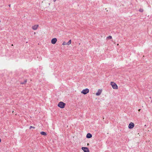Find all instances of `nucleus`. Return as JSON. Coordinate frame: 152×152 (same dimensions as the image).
Listing matches in <instances>:
<instances>
[{"label":"nucleus","instance_id":"obj_1","mask_svg":"<svg viewBox=\"0 0 152 152\" xmlns=\"http://www.w3.org/2000/svg\"><path fill=\"white\" fill-rule=\"evenodd\" d=\"M65 105L66 104L63 102H60L58 103V106L59 107L61 108H63L64 107Z\"/></svg>","mask_w":152,"mask_h":152},{"label":"nucleus","instance_id":"obj_2","mask_svg":"<svg viewBox=\"0 0 152 152\" xmlns=\"http://www.w3.org/2000/svg\"><path fill=\"white\" fill-rule=\"evenodd\" d=\"M113 88L114 89H118V87L116 84L113 82H111L110 83Z\"/></svg>","mask_w":152,"mask_h":152},{"label":"nucleus","instance_id":"obj_3","mask_svg":"<svg viewBox=\"0 0 152 152\" xmlns=\"http://www.w3.org/2000/svg\"><path fill=\"white\" fill-rule=\"evenodd\" d=\"M89 92V90L88 88H86L82 90L81 93L84 94L88 93Z\"/></svg>","mask_w":152,"mask_h":152},{"label":"nucleus","instance_id":"obj_4","mask_svg":"<svg viewBox=\"0 0 152 152\" xmlns=\"http://www.w3.org/2000/svg\"><path fill=\"white\" fill-rule=\"evenodd\" d=\"M134 126V124L132 123H130L129 124L128 127L129 129H132Z\"/></svg>","mask_w":152,"mask_h":152},{"label":"nucleus","instance_id":"obj_5","mask_svg":"<svg viewBox=\"0 0 152 152\" xmlns=\"http://www.w3.org/2000/svg\"><path fill=\"white\" fill-rule=\"evenodd\" d=\"M82 149L85 152H89V151L88 148L87 147H82Z\"/></svg>","mask_w":152,"mask_h":152},{"label":"nucleus","instance_id":"obj_6","mask_svg":"<svg viewBox=\"0 0 152 152\" xmlns=\"http://www.w3.org/2000/svg\"><path fill=\"white\" fill-rule=\"evenodd\" d=\"M57 41V39L56 38L53 39L51 41V43L53 44H55Z\"/></svg>","mask_w":152,"mask_h":152},{"label":"nucleus","instance_id":"obj_7","mask_svg":"<svg viewBox=\"0 0 152 152\" xmlns=\"http://www.w3.org/2000/svg\"><path fill=\"white\" fill-rule=\"evenodd\" d=\"M102 92V90L99 89L98 91L97 92L96 94V96H99L100 95Z\"/></svg>","mask_w":152,"mask_h":152},{"label":"nucleus","instance_id":"obj_8","mask_svg":"<svg viewBox=\"0 0 152 152\" xmlns=\"http://www.w3.org/2000/svg\"><path fill=\"white\" fill-rule=\"evenodd\" d=\"M38 26L39 25H35L32 26V28L34 30H36L37 29Z\"/></svg>","mask_w":152,"mask_h":152},{"label":"nucleus","instance_id":"obj_9","mask_svg":"<svg viewBox=\"0 0 152 152\" xmlns=\"http://www.w3.org/2000/svg\"><path fill=\"white\" fill-rule=\"evenodd\" d=\"M92 134L90 133H88L87 134L86 137L88 138H90L92 137Z\"/></svg>","mask_w":152,"mask_h":152},{"label":"nucleus","instance_id":"obj_10","mask_svg":"<svg viewBox=\"0 0 152 152\" xmlns=\"http://www.w3.org/2000/svg\"><path fill=\"white\" fill-rule=\"evenodd\" d=\"M40 134L44 135H47L46 133L44 132H40Z\"/></svg>","mask_w":152,"mask_h":152},{"label":"nucleus","instance_id":"obj_11","mask_svg":"<svg viewBox=\"0 0 152 152\" xmlns=\"http://www.w3.org/2000/svg\"><path fill=\"white\" fill-rule=\"evenodd\" d=\"M27 82V80H24V82H22L21 83V84H24L26 83Z\"/></svg>","mask_w":152,"mask_h":152},{"label":"nucleus","instance_id":"obj_12","mask_svg":"<svg viewBox=\"0 0 152 152\" xmlns=\"http://www.w3.org/2000/svg\"><path fill=\"white\" fill-rule=\"evenodd\" d=\"M71 43V40H70L67 43V45H69Z\"/></svg>","mask_w":152,"mask_h":152},{"label":"nucleus","instance_id":"obj_13","mask_svg":"<svg viewBox=\"0 0 152 152\" xmlns=\"http://www.w3.org/2000/svg\"><path fill=\"white\" fill-rule=\"evenodd\" d=\"M112 38V37L111 36H109L107 37V39H111Z\"/></svg>","mask_w":152,"mask_h":152},{"label":"nucleus","instance_id":"obj_14","mask_svg":"<svg viewBox=\"0 0 152 152\" xmlns=\"http://www.w3.org/2000/svg\"><path fill=\"white\" fill-rule=\"evenodd\" d=\"M62 45H67V43L65 42H64L62 43Z\"/></svg>","mask_w":152,"mask_h":152},{"label":"nucleus","instance_id":"obj_15","mask_svg":"<svg viewBox=\"0 0 152 152\" xmlns=\"http://www.w3.org/2000/svg\"><path fill=\"white\" fill-rule=\"evenodd\" d=\"M31 128H33L34 129H35V127L34 126H30L29 128V129H31Z\"/></svg>","mask_w":152,"mask_h":152},{"label":"nucleus","instance_id":"obj_16","mask_svg":"<svg viewBox=\"0 0 152 152\" xmlns=\"http://www.w3.org/2000/svg\"><path fill=\"white\" fill-rule=\"evenodd\" d=\"M139 11L141 12H142L143 11V10L142 9H140L139 10Z\"/></svg>","mask_w":152,"mask_h":152},{"label":"nucleus","instance_id":"obj_17","mask_svg":"<svg viewBox=\"0 0 152 152\" xmlns=\"http://www.w3.org/2000/svg\"><path fill=\"white\" fill-rule=\"evenodd\" d=\"M140 110H141V109H139L138 110V111H140Z\"/></svg>","mask_w":152,"mask_h":152},{"label":"nucleus","instance_id":"obj_18","mask_svg":"<svg viewBox=\"0 0 152 152\" xmlns=\"http://www.w3.org/2000/svg\"><path fill=\"white\" fill-rule=\"evenodd\" d=\"M9 7H10V4L9 5Z\"/></svg>","mask_w":152,"mask_h":152},{"label":"nucleus","instance_id":"obj_19","mask_svg":"<svg viewBox=\"0 0 152 152\" xmlns=\"http://www.w3.org/2000/svg\"><path fill=\"white\" fill-rule=\"evenodd\" d=\"M53 1H56V0H53Z\"/></svg>","mask_w":152,"mask_h":152},{"label":"nucleus","instance_id":"obj_20","mask_svg":"<svg viewBox=\"0 0 152 152\" xmlns=\"http://www.w3.org/2000/svg\"><path fill=\"white\" fill-rule=\"evenodd\" d=\"M1 139L0 138V142H1Z\"/></svg>","mask_w":152,"mask_h":152},{"label":"nucleus","instance_id":"obj_21","mask_svg":"<svg viewBox=\"0 0 152 152\" xmlns=\"http://www.w3.org/2000/svg\"><path fill=\"white\" fill-rule=\"evenodd\" d=\"M12 46H13V44H12Z\"/></svg>","mask_w":152,"mask_h":152}]
</instances>
